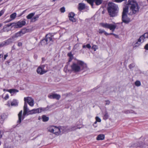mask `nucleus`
I'll use <instances>...</instances> for the list:
<instances>
[{"label":"nucleus","mask_w":148,"mask_h":148,"mask_svg":"<svg viewBox=\"0 0 148 148\" xmlns=\"http://www.w3.org/2000/svg\"><path fill=\"white\" fill-rule=\"evenodd\" d=\"M7 90H9L6 89H3V91H8Z\"/></svg>","instance_id":"13d9d810"},{"label":"nucleus","mask_w":148,"mask_h":148,"mask_svg":"<svg viewBox=\"0 0 148 148\" xmlns=\"http://www.w3.org/2000/svg\"><path fill=\"white\" fill-rule=\"evenodd\" d=\"M16 49V48L15 47V45H14L12 47V50H14Z\"/></svg>","instance_id":"603ef678"},{"label":"nucleus","mask_w":148,"mask_h":148,"mask_svg":"<svg viewBox=\"0 0 148 148\" xmlns=\"http://www.w3.org/2000/svg\"><path fill=\"white\" fill-rule=\"evenodd\" d=\"M7 91L11 94H14L18 92V90L15 89H10L9 90H7Z\"/></svg>","instance_id":"b1692460"},{"label":"nucleus","mask_w":148,"mask_h":148,"mask_svg":"<svg viewBox=\"0 0 148 148\" xmlns=\"http://www.w3.org/2000/svg\"><path fill=\"white\" fill-rule=\"evenodd\" d=\"M39 14H37L35 15L34 16L32 19L31 20V22H34L36 21L38 18H39Z\"/></svg>","instance_id":"4be33fe9"},{"label":"nucleus","mask_w":148,"mask_h":148,"mask_svg":"<svg viewBox=\"0 0 148 148\" xmlns=\"http://www.w3.org/2000/svg\"><path fill=\"white\" fill-rule=\"evenodd\" d=\"M0 45L1 47H3L4 46H6L4 41L2 42L1 43H0Z\"/></svg>","instance_id":"a19ab883"},{"label":"nucleus","mask_w":148,"mask_h":148,"mask_svg":"<svg viewBox=\"0 0 148 148\" xmlns=\"http://www.w3.org/2000/svg\"><path fill=\"white\" fill-rule=\"evenodd\" d=\"M35 14V12L31 13L27 16L26 18L27 19H31V20L32 19V17L34 16Z\"/></svg>","instance_id":"393cba45"},{"label":"nucleus","mask_w":148,"mask_h":148,"mask_svg":"<svg viewBox=\"0 0 148 148\" xmlns=\"http://www.w3.org/2000/svg\"><path fill=\"white\" fill-rule=\"evenodd\" d=\"M143 35L145 38H148V32L146 33Z\"/></svg>","instance_id":"79ce46f5"},{"label":"nucleus","mask_w":148,"mask_h":148,"mask_svg":"<svg viewBox=\"0 0 148 148\" xmlns=\"http://www.w3.org/2000/svg\"><path fill=\"white\" fill-rule=\"evenodd\" d=\"M48 96L50 99H56L57 100H59L61 97V96L60 95L53 93L49 94Z\"/></svg>","instance_id":"9b49d317"},{"label":"nucleus","mask_w":148,"mask_h":148,"mask_svg":"<svg viewBox=\"0 0 148 148\" xmlns=\"http://www.w3.org/2000/svg\"><path fill=\"white\" fill-rule=\"evenodd\" d=\"M107 10L110 17L117 16L119 11L117 5L112 2H109L108 4Z\"/></svg>","instance_id":"7ed1b4c3"},{"label":"nucleus","mask_w":148,"mask_h":148,"mask_svg":"<svg viewBox=\"0 0 148 148\" xmlns=\"http://www.w3.org/2000/svg\"><path fill=\"white\" fill-rule=\"evenodd\" d=\"M123 112L125 114L129 113V110H127L124 111Z\"/></svg>","instance_id":"09e8293b"},{"label":"nucleus","mask_w":148,"mask_h":148,"mask_svg":"<svg viewBox=\"0 0 148 148\" xmlns=\"http://www.w3.org/2000/svg\"><path fill=\"white\" fill-rule=\"evenodd\" d=\"M147 2H148V0H147Z\"/></svg>","instance_id":"774afa93"},{"label":"nucleus","mask_w":148,"mask_h":148,"mask_svg":"<svg viewBox=\"0 0 148 148\" xmlns=\"http://www.w3.org/2000/svg\"><path fill=\"white\" fill-rule=\"evenodd\" d=\"M16 15V13H14L10 15V18L12 20L14 19L15 18Z\"/></svg>","instance_id":"c85d7f7f"},{"label":"nucleus","mask_w":148,"mask_h":148,"mask_svg":"<svg viewBox=\"0 0 148 148\" xmlns=\"http://www.w3.org/2000/svg\"><path fill=\"white\" fill-rule=\"evenodd\" d=\"M43 58H42V60H43Z\"/></svg>","instance_id":"69168bd1"},{"label":"nucleus","mask_w":148,"mask_h":148,"mask_svg":"<svg viewBox=\"0 0 148 148\" xmlns=\"http://www.w3.org/2000/svg\"><path fill=\"white\" fill-rule=\"evenodd\" d=\"M72 70L74 72H78L82 70L86 71L87 70L86 64L82 61L78 60L77 63H73L71 66Z\"/></svg>","instance_id":"f03ea898"},{"label":"nucleus","mask_w":148,"mask_h":148,"mask_svg":"<svg viewBox=\"0 0 148 148\" xmlns=\"http://www.w3.org/2000/svg\"><path fill=\"white\" fill-rule=\"evenodd\" d=\"M129 113H134L135 114H136L135 112L132 110H129Z\"/></svg>","instance_id":"de8ad7c7"},{"label":"nucleus","mask_w":148,"mask_h":148,"mask_svg":"<svg viewBox=\"0 0 148 148\" xmlns=\"http://www.w3.org/2000/svg\"><path fill=\"white\" fill-rule=\"evenodd\" d=\"M135 85L137 87L140 86L141 85L140 82L138 80H137L135 82Z\"/></svg>","instance_id":"7c9ffc66"},{"label":"nucleus","mask_w":148,"mask_h":148,"mask_svg":"<svg viewBox=\"0 0 148 148\" xmlns=\"http://www.w3.org/2000/svg\"><path fill=\"white\" fill-rule=\"evenodd\" d=\"M8 55L7 54H5L4 56V60H5L6 59V57L8 56Z\"/></svg>","instance_id":"5fc2aeb1"},{"label":"nucleus","mask_w":148,"mask_h":148,"mask_svg":"<svg viewBox=\"0 0 148 148\" xmlns=\"http://www.w3.org/2000/svg\"><path fill=\"white\" fill-rule=\"evenodd\" d=\"M113 35H114L116 38H119V36L117 35H116L114 34Z\"/></svg>","instance_id":"864d4df0"},{"label":"nucleus","mask_w":148,"mask_h":148,"mask_svg":"<svg viewBox=\"0 0 148 148\" xmlns=\"http://www.w3.org/2000/svg\"><path fill=\"white\" fill-rule=\"evenodd\" d=\"M95 119L98 122H101V119L98 116H96L95 117Z\"/></svg>","instance_id":"ea45409f"},{"label":"nucleus","mask_w":148,"mask_h":148,"mask_svg":"<svg viewBox=\"0 0 148 148\" xmlns=\"http://www.w3.org/2000/svg\"><path fill=\"white\" fill-rule=\"evenodd\" d=\"M77 127H78V128H80V127H78V126H77Z\"/></svg>","instance_id":"338daca9"},{"label":"nucleus","mask_w":148,"mask_h":148,"mask_svg":"<svg viewBox=\"0 0 148 148\" xmlns=\"http://www.w3.org/2000/svg\"><path fill=\"white\" fill-rule=\"evenodd\" d=\"M69 20L73 22H75L76 21V19L74 18V17H69Z\"/></svg>","instance_id":"c9c22d12"},{"label":"nucleus","mask_w":148,"mask_h":148,"mask_svg":"<svg viewBox=\"0 0 148 148\" xmlns=\"http://www.w3.org/2000/svg\"><path fill=\"white\" fill-rule=\"evenodd\" d=\"M46 40L45 38L44 39H42L41 41V44L43 45H47V44H48L47 42V41H45Z\"/></svg>","instance_id":"2f4dec72"},{"label":"nucleus","mask_w":148,"mask_h":148,"mask_svg":"<svg viewBox=\"0 0 148 148\" xmlns=\"http://www.w3.org/2000/svg\"><path fill=\"white\" fill-rule=\"evenodd\" d=\"M60 132V128L56 126H55L53 134H55L56 135H58Z\"/></svg>","instance_id":"f3484780"},{"label":"nucleus","mask_w":148,"mask_h":148,"mask_svg":"<svg viewBox=\"0 0 148 148\" xmlns=\"http://www.w3.org/2000/svg\"><path fill=\"white\" fill-rule=\"evenodd\" d=\"M99 34H102L103 33H104V34L106 36V35L108 34V33L105 31L104 30H102L101 29H99Z\"/></svg>","instance_id":"cd10ccee"},{"label":"nucleus","mask_w":148,"mask_h":148,"mask_svg":"<svg viewBox=\"0 0 148 148\" xmlns=\"http://www.w3.org/2000/svg\"><path fill=\"white\" fill-rule=\"evenodd\" d=\"M24 118V117H23V119Z\"/></svg>","instance_id":"e2e57ef3"},{"label":"nucleus","mask_w":148,"mask_h":148,"mask_svg":"<svg viewBox=\"0 0 148 148\" xmlns=\"http://www.w3.org/2000/svg\"><path fill=\"white\" fill-rule=\"evenodd\" d=\"M52 106H47L46 107L40 108L41 112H42L46 111L51 108Z\"/></svg>","instance_id":"aec40b11"},{"label":"nucleus","mask_w":148,"mask_h":148,"mask_svg":"<svg viewBox=\"0 0 148 148\" xmlns=\"http://www.w3.org/2000/svg\"><path fill=\"white\" fill-rule=\"evenodd\" d=\"M3 0H0V2H1Z\"/></svg>","instance_id":"0e129e2a"},{"label":"nucleus","mask_w":148,"mask_h":148,"mask_svg":"<svg viewBox=\"0 0 148 148\" xmlns=\"http://www.w3.org/2000/svg\"><path fill=\"white\" fill-rule=\"evenodd\" d=\"M100 25L104 28L109 29L112 32L114 31L117 26L116 24L115 23H114V24L101 23H100Z\"/></svg>","instance_id":"39448f33"},{"label":"nucleus","mask_w":148,"mask_h":148,"mask_svg":"<svg viewBox=\"0 0 148 148\" xmlns=\"http://www.w3.org/2000/svg\"><path fill=\"white\" fill-rule=\"evenodd\" d=\"M105 136L104 134H99L97 137L96 139L97 140H102L104 139Z\"/></svg>","instance_id":"412c9836"},{"label":"nucleus","mask_w":148,"mask_h":148,"mask_svg":"<svg viewBox=\"0 0 148 148\" xmlns=\"http://www.w3.org/2000/svg\"><path fill=\"white\" fill-rule=\"evenodd\" d=\"M3 57V55H2V54H0V58H1L2 57Z\"/></svg>","instance_id":"bf43d9fd"},{"label":"nucleus","mask_w":148,"mask_h":148,"mask_svg":"<svg viewBox=\"0 0 148 148\" xmlns=\"http://www.w3.org/2000/svg\"><path fill=\"white\" fill-rule=\"evenodd\" d=\"M2 25V24L1 23H0V27H1Z\"/></svg>","instance_id":"680f3d73"},{"label":"nucleus","mask_w":148,"mask_h":148,"mask_svg":"<svg viewBox=\"0 0 148 148\" xmlns=\"http://www.w3.org/2000/svg\"><path fill=\"white\" fill-rule=\"evenodd\" d=\"M135 66V65L134 63H132L130 64L128 67L130 69H131L132 68H133Z\"/></svg>","instance_id":"72a5a7b5"},{"label":"nucleus","mask_w":148,"mask_h":148,"mask_svg":"<svg viewBox=\"0 0 148 148\" xmlns=\"http://www.w3.org/2000/svg\"><path fill=\"white\" fill-rule=\"evenodd\" d=\"M141 43H140L138 42H137L135 44V45L134 46V47H138L139 46L140 44Z\"/></svg>","instance_id":"58836bf2"},{"label":"nucleus","mask_w":148,"mask_h":148,"mask_svg":"<svg viewBox=\"0 0 148 148\" xmlns=\"http://www.w3.org/2000/svg\"><path fill=\"white\" fill-rule=\"evenodd\" d=\"M91 46L89 44H87L86 45H83L82 46V47L83 48H85L86 47H87L88 49L90 48Z\"/></svg>","instance_id":"473e14b6"},{"label":"nucleus","mask_w":148,"mask_h":148,"mask_svg":"<svg viewBox=\"0 0 148 148\" xmlns=\"http://www.w3.org/2000/svg\"><path fill=\"white\" fill-rule=\"evenodd\" d=\"M108 34H107L106 35V36H107L108 35H113L114 34V33H108Z\"/></svg>","instance_id":"4d7b16f0"},{"label":"nucleus","mask_w":148,"mask_h":148,"mask_svg":"<svg viewBox=\"0 0 148 148\" xmlns=\"http://www.w3.org/2000/svg\"><path fill=\"white\" fill-rule=\"evenodd\" d=\"M53 36L51 34L49 33L47 34L45 36V38L47 43H49L50 42H53Z\"/></svg>","instance_id":"f8f14e48"},{"label":"nucleus","mask_w":148,"mask_h":148,"mask_svg":"<svg viewBox=\"0 0 148 148\" xmlns=\"http://www.w3.org/2000/svg\"><path fill=\"white\" fill-rule=\"evenodd\" d=\"M13 24L12 23H9L7 24L6 25H4L3 27V28L2 30L4 32H8L10 30V29L8 28V27H10V26H12V27L13 26Z\"/></svg>","instance_id":"ddd939ff"},{"label":"nucleus","mask_w":148,"mask_h":148,"mask_svg":"<svg viewBox=\"0 0 148 148\" xmlns=\"http://www.w3.org/2000/svg\"><path fill=\"white\" fill-rule=\"evenodd\" d=\"M30 112H31L32 114L36 113H38L41 112V110L40 108H38L36 109H33L31 110V111Z\"/></svg>","instance_id":"dca6fc26"},{"label":"nucleus","mask_w":148,"mask_h":148,"mask_svg":"<svg viewBox=\"0 0 148 148\" xmlns=\"http://www.w3.org/2000/svg\"><path fill=\"white\" fill-rule=\"evenodd\" d=\"M77 129H80V128H78L77 126H74L71 127L70 128V130L71 131H73Z\"/></svg>","instance_id":"c756f323"},{"label":"nucleus","mask_w":148,"mask_h":148,"mask_svg":"<svg viewBox=\"0 0 148 148\" xmlns=\"http://www.w3.org/2000/svg\"><path fill=\"white\" fill-rule=\"evenodd\" d=\"M75 16V14L73 12H70L69 14V17H74Z\"/></svg>","instance_id":"f704fd0d"},{"label":"nucleus","mask_w":148,"mask_h":148,"mask_svg":"<svg viewBox=\"0 0 148 148\" xmlns=\"http://www.w3.org/2000/svg\"><path fill=\"white\" fill-rule=\"evenodd\" d=\"M24 101L25 103H27L30 106H34V99L31 97H25L24 98Z\"/></svg>","instance_id":"1a4fd4ad"},{"label":"nucleus","mask_w":148,"mask_h":148,"mask_svg":"<svg viewBox=\"0 0 148 148\" xmlns=\"http://www.w3.org/2000/svg\"><path fill=\"white\" fill-rule=\"evenodd\" d=\"M106 102V105H109L110 103V101L109 100H106L105 101Z\"/></svg>","instance_id":"a18cd8bd"},{"label":"nucleus","mask_w":148,"mask_h":148,"mask_svg":"<svg viewBox=\"0 0 148 148\" xmlns=\"http://www.w3.org/2000/svg\"><path fill=\"white\" fill-rule=\"evenodd\" d=\"M67 56L69 57V61L68 62L69 63V62L72 60L73 59V55L72 54L71 52L68 53L67 54Z\"/></svg>","instance_id":"6ab92c4d"},{"label":"nucleus","mask_w":148,"mask_h":148,"mask_svg":"<svg viewBox=\"0 0 148 148\" xmlns=\"http://www.w3.org/2000/svg\"><path fill=\"white\" fill-rule=\"evenodd\" d=\"M25 19H24L23 21H19L16 23H12L13 26L16 28L21 27L25 25Z\"/></svg>","instance_id":"423d86ee"},{"label":"nucleus","mask_w":148,"mask_h":148,"mask_svg":"<svg viewBox=\"0 0 148 148\" xmlns=\"http://www.w3.org/2000/svg\"><path fill=\"white\" fill-rule=\"evenodd\" d=\"M126 5L130 7L129 15H132L138 12L140 7L136 0H128L125 5Z\"/></svg>","instance_id":"f257e3e1"},{"label":"nucleus","mask_w":148,"mask_h":148,"mask_svg":"<svg viewBox=\"0 0 148 148\" xmlns=\"http://www.w3.org/2000/svg\"><path fill=\"white\" fill-rule=\"evenodd\" d=\"M80 52H82L83 53H84V51H82V50H81L80 51Z\"/></svg>","instance_id":"052dcab7"},{"label":"nucleus","mask_w":148,"mask_h":148,"mask_svg":"<svg viewBox=\"0 0 148 148\" xmlns=\"http://www.w3.org/2000/svg\"><path fill=\"white\" fill-rule=\"evenodd\" d=\"M97 121H96L95 122V123H94L93 124V126L95 127H96L97 126V125H95L97 123Z\"/></svg>","instance_id":"3c124183"},{"label":"nucleus","mask_w":148,"mask_h":148,"mask_svg":"<svg viewBox=\"0 0 148 148\" xmlns=\"http://www.w3.org/2000/svg\"><path fill=\"white\" fill-rule=\"evenodd\" d=\"M108 117L109 115L108 114V113L106 111L105 112V114H104L103 116V119L105 120H106L108 119Z\"/></svg>","instance_id":"bb28decb"},{"label":"nucleus","mask_w":148,"mask_h":148,"mask_svg":"<svg viewBox=\"0 0 148 148\" xmlns=\"http://www.w3.org/2000/svg\"><path fill=\"white\" fill-rule=\"evenodd\" d=\"M5 11L4 9L0 11V17L4 13Z\"/></svg>","instance_id":"37998d69"},{"label":"nucleus","mask_w":148,"mask_h":148,"mask_svg":"<svg viewBox=\"0 0 148 148\" xmlns=\"http://www.w3.org/2000/svg\"><path fill=\"white\" fill-rule=\"evenodd\" d=\"M31 110H29L28 108H27V103H24V105L23 107V116H24L26 115L32 114L31 112H30Z\"/></svg>","instance_id":"6e6552de"},{"label":"nucleus","mask_w":148,"mask_h":148,"mask_svg":"<svg viewBox=\"0 0 148 148\" xmlns=\"http://www.w3.org/2000/svg\"><path fill=\"white\" fill-rule=\"evenodd\" d=\"M9 97V95H8V94H7L4 98L5 99V100H6L8 99Z\"/></svg>","instance_id":"c03bdc74"},{"label":"nucleus","mask_w":148,"mask_h":148,"mask_svg":"<svg viewBox=\"0 0 148 148\" xmlns=\"http://www.w3.org/2000/svg\"><path fill=\"white\" fill-rule=\"evenodd\" d=\"M42 121L44 122L47 121L49 119V117L46 116L45 115H42Z\"/></svg>","instance_id":"a878e982"},{"label":"nucleus","mask_w":148,"mask_h":148,"mask_svg":"<svg viewBox=\"0 0 148 148\" xmlns=\"http://www.w3.org/2000/svg\"><path fill=\"white\" fill-rule=\"evenodd\" d=\"M13 39L12 37L4 41L6 46L12 43L13 41Z\"/></svg>","instance_id":"2eb2a0df"},{"label":"nucleus","mask_w":148,"mask_h":148,"mask_svg":"<svg viewBox=\"0 0 148 148\" xmlns=\"http://www.w3.org/2000/svg\"><path fill=\"white\" fill-rule=\"evenodd\" d=\"M44 65L39 66L36 70L37 73L40 75H42L47 72V71L44 70Z\"/></svg>","instance_id":"9d476101"},{"label":"nucleus","mask_w":148,"mask_h":148,"mask_svg":"<svg viewBox=\"0 0 148 148\" xmlns=\"http://www.w3.org/2000/svg\"><path fill=\"white\" fill-rule=\"evenodd\" d=\"M11 105L12 106H16L17 105V103L16 101H14L11 102Z\"/></svg>","instance_id":"e433bc0d"},{"label":"nucleus","mask_w":148,"mask_h":148,"mask_svg":"<svg viewBox=\"0 0 148 148\" xmlns=\"http://www.w3.org/2000/svg\"><path fill=\"white\" fill-rule=\"evenodd\" d=\"M27 29H23L20 31L19 32L15 34L12 36L13 38L14 39L18 37L21 36L23 34H25L27 32Z\"/></svg>","instance_id":"0eeeda50"},{"label":"nucleus","mask_w":148,"mask_h":148,"mask_svg":"<svg viewBox=\"0 0 148 148\" xmlns=\"http://www.w3.org/2000/svg\"><path fill=\"white\" fill-rule=\"evenodd\" d=\"M55 126H51L48 128V130L49 131L53 133L54 132V129H55Z\"/></svg>","instance_id":"5701e85b"},{"label":"nucleus","mask_w":148,"mask_h":148,"mask_svg":"<svg viewBox=\"0 0 148 148\" xmlns=\"http://www.w3.org/2000/svg\"><path fill=\"white\" fill-rule=\"evenodd\" d=\"M142 37V38H141V40H144V39L145 38H144V36H143V35H142V36H140V37Z\"/></svg>","instance_id":"6e6d98bb"},{"label":"nucleus","mask_w":148,"mask_h":148,"mask_svg":"<svg viewBox=\"0 0 148 148\" xmlns=\"http://www.w3.org/2000/svg\"><path fill=\"white\" fill-rule=\"evenodd\" d=\"M60 10L61 12L64 13L65 12V8L63 7L60 8Z\"/></svg>","instance_id":"4c0bfd02"},{"label":"nucleus","mask_w":148,"mask_h":148,"mask_svg":"<svg viewBox=\"0 0 148 148\" xmlns=\"http://www.w3.org/2000/svg\"><path fill=\"white\" fill-rule=\"evenodd\" d=\"M142 37H140V38L138 39L137 42H138L140 43H141V38H142Z\"/></svg>","instance_id":"8fccbe9b"},{"label":"nucleus","mask_w":148,"mask_h":148,"mask_svg":"<svg viewBox=\"0 0 148 148\" xmlns=\"http://www.w3.org/2000/svg\"><path fill=\"white\" fill-rule=\"evenodd\" d=\"M86 8L85 4L82 3H79L78 4V9L79 11L84 9Z\"/></svg>","instance_id":"4468645a"},{"label":"nucleus","mask_w":148,"mask_h":148,"mask_svg":"<svg viewBox=\"0 0 148 148\" xmlns=\"http://www.w3.org/2000/svg\"><path fill=\"white\" fill-rule=\"evenodd\" d=\"M22 111L21 110L19 113L18 116V120L17 121V123L19 124L22 121Z\"/></svg>","instance_id":"a211bd4d"},{"label":"nucleus","mask_w":148,"mask_h":148,"mask_svg":"<svg viewBox=\"0 0 148 148\" xmlns=\"http://www.w3.org/2000/svg\"><path fill=\"white\" fill-rule=\"evenodd\" d=\"M128 12V7L125 5L123 8V12L122 16V20L123 22L127 24L130 21V19L127 17V13Z\"/></svg>","instance_id":"20e7f679"},{"label":"nucleus","mask_w":148,"mask_h":148,"mask_svg":"<svg viewBox=\"0 0 148 148\" xmlns=\"http://www.w3.org/2000/svg\"><path fill=\"white\" fill-rule=\"evenodd\" d=\"M22 43L21 42H18V43L17 45L19 47H20L22 46Z\"/></svg>","instance_id":"49530a36"}]
</instances>
